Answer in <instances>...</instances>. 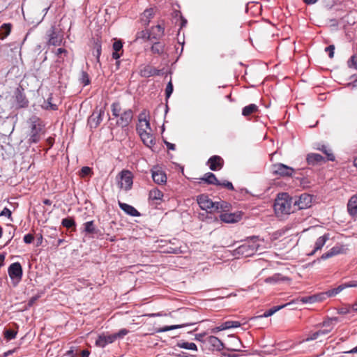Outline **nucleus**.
I'll return each instance as SVG.
<instances>
[{"label":"nucleus","mask_w":357,"mask_h":357,"mask_svg":"<svg viewBox=\"0 0 357 357\" xmlns=\"http://www.w3.org/2000/svg\"><path fill=\"white\" fill-rule=\"evenodd\" d=\"M120 181H119V186L126 191L130 190L132 185V174L128 170H123L119 174Z\"/></svg>","instance_id":"7"},{"label":"nucleus","mask_w":357,"mask_h":357,"mask_svg":"<svg viewBox=\"0 0 357 357\" xmlns=\"http://www.w3.org/2000/svg\"><path fill=\"white\" fill-rule=\"evenodd\" d=\"M200 180L209 185H219L220 184V181H218L215 175L211 172L206 173Z\"/></svg>","instance_id":"23"},{"label":"nucleus","mask_w":357,"mask_h":357,"mask_svg":"<svg viewBox=\"0 0 357 357\" xmlns=\"http://www.w3.org/2000/svg\"><path fill=\"white\" fill-rule=\"evenodd\" d=\"M29 123L31 132L29 142L30 143H38L40 140L42 135L45 134V124L37 116L30 118Z\"/></svg>","instance_id":"3"},{"label":"nucleus","mask_w":357,"mask_h":357,"mask_svg":"<svg viewBox=\"0 0 357 357\" xmlns=\"http://www.w3.org/2000/svg\"><path fill=\"white\" fill-rule=\"evenodd\" d=\"M68 51L64 49V48H59L56 50V55L58 56V57H61V54H63L64 56H67L68 55Z\"/></svg>","instance_id":"56"},{"label":"nucleus","mask_w":357,"mask_h":357,"mask_svg":"<svg viewBox=\"0 0 357 357\" xmlns=\"http://www.w3.org/2000/svg\"><path fill=\"white\" fill-rule=\"evenodd\" d=\"M258 111V106L255 104H250L244 107L242 109V115L248 116Z\"/></svg>","instance_id":"27"},{"label":"nucleus","mask_w":357,"mask_h":357,"mask_svg":"<svg viewBox=\"0 0 357 357\" xmlns=\"http://www.w3.org/2000/svg\"><path fill=\"white\" fill-rule=\"evenodd\" d=\"M115 341V336L110 335H99L96 341V345L100 347H105L107 344L112 343Z\"/></svg>","instance_id":"22"},{"label":"nucleus","mask_w":357,"mask_h":357,"mask_svg":"<svg viewBox=\"0 0 357 357\" xmlns=\"http://www.w3.org/2000/svg\"><path fill=\"white\" fill-rule=\"evenodd\" d=\"M334 46L329 45L325 48V51L328 53V56L330 58H333L334 56Z\"/></svg>","instance_id":"57"},{"label":"nucleus","mask_w":357,"mask_h":357,"mask_svg":"<svg viewBox=\"0 0 357 357\" xmlns=\"http://www.w3.org/2000/svg\"><path fill=\"white\" fill-rule=\"evenodd\" d=\"M197 203L199 207L209 213L227 211L230 205L225 201L213 202L207 195H201L197 197Z\"/></svg>","instance_id":"1"},{"label":"nucleus","mask_w":357,"mask_h":357,"mask_svg":"<svg viewBox=\"0 0 357 357\" xmlns=\"http://www.w3.org/2000/svg\"><path fill=\"white\" fill-rule=\"evenodd\" d=\"M17 107L22 108L26 107L28 105V101L25 96L22 93H18L16 96Z\"/></svg>","instance_id":"36"},{"label":"nucleus","mask_w":357,"mask_h":357,"mask_svg":"<svg viewBox=\"0 0 357 357\" xmlns=\"http://www.w3.org/2000/svg\"><path fill=\"white\" fill-rule=\"evenodd\" d=\"M112 115L115 117H119L122 113L121 107L119 102H116L111 105Z\"/></svg>","instance_id":"40"},{"label":"nucleus","mask_w":357,"mask_h":357,"mask_svg":"<svg viewBox=\"0 0 357 357\" xmlns=\"http://www.w3.org/2000/svg\"><path fill=\"white\" fill-rule=\"evenodd\" d=\"M143 142V143L147 146L151 148L155 144L154 137L151 133V131H144L138 133Z\"/></svg>","instance_id":"19"},{"label":"nucleus","mask_w":357,"mask_h":357,"mask_svg":"<svg viewBox=\"0 0 357 357\" xmlns=\"http://www.w3.org/2000/svg\"><path fill=\"white\" fill-rule=\"evenodd\" d=\"M47 36L49 38L47 41L48 45L53 46H59L61 45L63 36L61 32V29L56 28L55 25H52L47 31Z\"/></svg>","instance_id":"5"},{"label":"nucleus","mask_w":357,"mask_h":357,"mask_svg":"<svg viewBox=\"0 0 357 357\" xmlns=\"http://www.w3.org/2000/svg\"><path fill=\"white\" fill-rule=\"evenodd\" d=\"M347 211L351 216L354 217L357 215V193L353 195L349 200Z\"/></svg>","instance_id":"21"},{"label":"nucleus","mask_w":357,"mask_h":357,"mask_svg":"<svg viewBox=\"0 0 357 357\" xmlns=\"http://www.w3.org/2000/svg\"><path fill=\"white\" fill-rule=\"evenodd\" d=\"M105 109L96 108L88 119V124L92 128H96L102 121Z\"/></svg>","instance_id":"9"},{"label":"nucleus","mask_w":357,"mask_h":357,"mask_svg":"<svg viewBox=\"0 0 357 357\" xmlns=\"http://www.w3.org/2000/svg\"><path fill=\"white\" fill-rule=\"evenodd\" d=\"M329 239V234H325L322 236L319 237L315 243V248H314V253L320 250L326 243V242Z\"/></svg>","instance_id":"29"},{"label":"nucleus","mask_w":357,"mask_h":357,"mask_svg":"<svg viewBox=\"0 0 357 357\" xmlns=\"http://www.w3.org/2000/svg\"><path fill=\"white\" fill-rule=\"evenodd\" d=\"M176 345L179 348H182V349H185L194 350V351L197 350V345L193 342H179L177 343Z\"/></svg>","instance_id":"38"},{"label":"nucleus","mask_w":357,"mask_h":357,"mask_svg":"<svg viewBox=\"0 0 357 357\" xmlns=\"http://www.w3.org/2000/svg\"><path fill=\"white\" fill-rule=\"evenodd\" d=\"M259 248V244L253 238L238 246L234 252L235 255L248 257L255 255L258 251Z\"/></svg>","instance_id":"4"},{"label":"nucleus","mask_w":357,"mask_h":357,"mask_svg":"<svg viewBox=\"0 0 357 357\" xmlns=\"http://www.w3.org/2000/svg\"><path fill=\"white\" fill-rule=\"evenodd\" d=\"M165 45L160 42H156L152 45L151 50L153 54H162L164 52Z\"/></svg>","instance_id":"35"},{"label":"nucleus","mask_w":357,"mask_h":357,"mask_svg":"<svg viewBox=\"0 0 357 357\" xmlns=\"http://www.w3.org/2000/svg\"><path fill=\"white\" fill-rule=\"evenodd\" d=\"M154 15L153 8H149L144 10L141 17V20L144 25H149L150 20L153 18Z\"/></svg>","instance_id":"25"},{"label":"nucleus","mask_w":357,"mask_h":357,"mask_svg":"<svg viewBox=\"0 0 357 357\" xmlns=\"http://www.w3.org/2000/svg\"><path fill=\"white\" fill-rule=\"evenodd\" d=\"M0 215L1 216H6L9 219L12 220V218H11V216H12L11 211L9 208H6V207H5L3 209V211L0 213Z\"/></svg>","instance_id":"54"},{"label":"nucleus","mask_w":357,"mask_h":357,"mask_svg":"<svg viewBox=\"0 0 357 357\" xmlns=\"http://www.w3.org/2000/svg\"><path fill=\"white\" fill-rule=\"evenodd\" d=\"M327 298L326 292H321L314 295V302H322Z\"/></svg>","instance_id":"48"},{"label":"nucleus","mask_w":357,"mask_h":357,"mask_svg":"<svg viewBox=\"0 0 357 357\" xmlns=\"http://www.w3.org/2000/svg\"><path fill=\"white\" fill-rule=\"evenodd\" d=\"M337 318L329 319L323 323V329L314 332V340L318 338L321 335H327L333 328V322L336 321Z\"/></svg>","instance_id":"14"},{"label":"nucleus","mask_w":357,"mask_h":357,"mask_svg":"<svg viewBox=\"0 0 357 357\" xmlns=\"http://www.w3.org/2000/svg\"><path fill=\"white\" fill-rule=\"evenodd\" d=\"M344 290V287L342 284L339 285L337 287L334 288L333 289L328 290L327 291H325L327 294V298L335 296L338 294H340L341 291Z\"/></svg>","instance_id":"41"},{"label":"nucleus","mask_w":357,"mask_h":357,"mask_svg":"<svg viewBox=\"0 0 357 357\" xmlns=\"http://www.w3.org/2000/svg\"><path fill=\"white\" fill-rule=\"evenodd\" d=\"M294 200L287 193L278 194L274 203V210L277 215H288L294 211Z\"/></svg>","instance_id":"2"},{"label":"nucleus","mask_w":357,"mask_h":357,"mask_svg":"<svg viewBox=\"0 0 357 357\" xmlns=\"http://www.w3.org/2000/svg\"><path fill=\"white\" fill-rule=\"evenodd\" d=\"M286 305H278V306H274L273 307L269 309L268 310L266 311L263 314L257 316L256 318H265L272 316L273 314H275L276 312L280 310V309L283 308Z\"/></svg>","instance_id":"31"},{"label":"nucleus","mask_w":357,"mask_h":357,"mask_svg":"<svg viewBox=\"0 0 357 357\" xmlns=\"http://www.w3.org/2000/svg\"><path fill=\"white\" fill-rule=\"evenodd\" d=\"M43 107L47 109L56 110L58 107L56 104L52 102V95L45 101Z\"/></svg>","instance_id":"43"},{"label":"nucleus","mask_w":357,"mask_h":357,"mask_svg":"<svg viewBox=\"0 0 357 357\" xmlns=\"http://www.w3.org/2000/svg\"><path fill=\"white\" fill-rule=\"evenodd\" d=\"M220 186H223L226 188H227L228 190H233L234 189V186H233V184L228 181H224L222 182H220V184H219Z\"/></svg>","instance_id":"53"},{"label":"nucleus","mask_w":357,"mask_h":357,"mask_svg":"<svg viewBox=\"0 0 357 357\" xmlns=\"http://www.w3.org/2000/svg\"><path fill=\"white\" fill-rule=\"evenodd\" d=\"M61 225L68 229L75 226V222L73 218H66L62 220Z\"/></svg>","instance_id":"44"},{"label":"nucleus","mask_w":357,"mask_h":357,"mask_svg":"<svg viewBox=\"0 0 357 357\" xmlns=\"http://www.w3.org/2000/svg\"><path fill=\"white\" fill-rule=\"evenodd\" d=\"M123 43L121 40H116L113 43V50L114 52H120L122 50Z\"/></svg>","instance_id":"51"},{"label":"nucleus","mask_w":357,"mask_h":357,"mask_svg":"<svg viewBox=\"0 0 357 357\" xmlns=\"http://www.w3.org/2000/svg\"><path fill=\"white\" fill-rule=\"evenodd\" d=\"M348 66L349 68L357 69V58L355 56H352L348 61Z\"/></svg>","instance_id":"50"},{"label":"nucleus","mask_w":357,"mask_h":357,"mask_svg":"<svg viewBox=\"0 0 357 357\" xmlns=\"http://www.w3.org/2000/svg\"><path fill=\"white\" fill-rule=\"evenodd\" d=\"M312 196L310 194H301L298 200H294V206H298L299 209L307 208L311 206Z\"/></svg>","instance_id":"12"},{"label":"nucleus","mask_w":357,"mask_h":357,"mask_svg":"<svg viewBox=\"0 0 357 357\" xmlns=\"http://www.w3.org/2000/svg\"><path fill=\"white\" fill-rule=\"evenodd\" d=\"M119 206L122 211L129 215L132 217H138L140 215L139 212L131 205L119 202Z\"/></svg>","instance_id":"20"},{"label":"nucleus","mask_w":357,"mask_h":357,"mask_svg":"<svg viewBox=\"0 0 357 357\" xmlns=\"http://www.w3.org/2000/svg\"><path fill=\"white\" fill-rule=\"evenodd\" d=\"M158 70L149 65L142 66L139 68V74L143 77H149L158 75Z\"/></svg>","instance_id":"18"},{"label":"nucleus","mask_w":357,"mask_h":357,"mask_svg":"<svg viewBox=\"0 0 357 357\" xmlns=\"http://www.w3.org/2000/svg\"><path fill=\"white\" fill-rule=\"evenodd\" d=\"M344 290V287L342 284L339 285L337 287L334 288L333 289L328 290L327 291H325L327 294V298L335 296L338 294H340L341 291Z\"/></svg>","instance_id":"42"},{"label":"nucleus","mask_w":357,"mask_h":357,"mask_svg":"<svg viewBox=\"0 0 357 357\" xmlns=\"http://www.w3.org/2000/svg\"><path fill=\"white\" fill-rule=\"evenodd\" d=\"M102 52V47L101 43L99 41V40H97L94 42L93 44V55L96 56V61L98 63L100 62V56Z\"/></svg>","instance_id":"30"},{"label":"nucleus","mask_w":357,"mask_h":357,"mask_svg":"<svg viewBox=\"0 0 357 357\" xmlns=\"http://www.w3.org/2000/svg\"><path fill=\"white\" fill-rule=\"evenodd\" d=\"M151 38H153L152 33L147 30L138 31L136 34V40L142 39L144 40H149Z\"/></svg>","instance_id":"34"},{"label":"nucleus","mask_w":357,"mask_h":357,"mask_svg":"<svg viewBox=\"0 0 357 357\" xmlns=\"http://www.w3.org/2000/svg\"><path fill=\"white\" fill-rule=\"evenodd\" d=\"M220 219L226 223H234L238 222L241 219V215L236 213H224L220 214Z\"/></svg>","instance_id":"17"},{"label":"nucleus","mask_w":357,"mask_h":357,"mask_svg":"<svg viewBox=\"0 0 357 357\" xmlns=\"http://www.w3.org/2000/svg\"><path fill=\"white\" fill-rule=\"evenodd\" d=\"M12 25L10 23L3 24L0 27V40L5 39L11 31Z\"/></svg>","instance_id":"26"},{"label":"nucleus","mask_w":357,"mask_h":357,"mask_svg":"<svg viewBox=\"0 0 357 357\" xmlns=\"http://www.w3.org/2000/svg\"><path fill=\"white\" fill-rule=\"evenodd\" d=\"M344 289L349 287H357V281H351L347 283L342 284Z\"/></svg>","instance_id":"58"},{"label":"nucleus","mask_w":357,"mask_h":357,"mask_svg":"<svg viewBox=\"0 0 357 357\" xmlns=\"http://www.w3.org/2000/svg\"><path fill=\"white\" fill-rule=\"evenodd\" d=\"M17 331L13 330H6L4 332V337L7 340H11L16 337Z\"/></svg>","instance_id":"47"},{"label":"nucleus","mask_w":357,"mask_h":357,"mask_svg":"<svg viewBox=\"0 0 357 357\" xmlns=\"http://www.w3.org/2000/svg\"><path fill=\"white\" fill-rule=\"evenodd\" d=\"M117 118L116 124L122 128L127 127L132 120L133 112L131 109H126Z\"/></svg>","instance_id":"11"},{"label":"nucleus","mask_w":357,"mask_h":357,"mask_svg":"<svg viewBox=\"0 0 357 357\" xmlns=\"http://www.w3.org/2000/svg\"><path fill=\"white\" fill-rule=\"evenodd\" d=\"M91 168L89 167H83L81 169V172L83 175H88L91 173Z\"/></svg>","instance_id":"61"},{"label":"nucleus","mask_w":357,"mask_h":357,"mask_svg":"<svg viewBox=\"0 0 357 357\" xmlns=\"http://www.w3.org/2000/svg\"><path fill=\"white\" fill-rule=\"evenodd\" d=\"M241 325V324L237 321H227L222 323L220 325V326H221L222 331H224V330H227V329H229V328H238Z\"/></svg>","instance_id":"33"},{"label":"nucleus","mask_w":357,"mask_h":357,"mask_svg":"<svg viewBox=\"0 0 357 357\" xmlns=\"http://www.w3.org/2000/svg\"><path fill=\"white\" fill-rule=\"evenodd\" d=\"M149 199L156 201L155 204H159L162 200L163 193L158 188H154L149 192Z\"/></svg>","instance_id":"24"},{"label":"nucleus","mask_w":357,"mask_h":357,"mask_svg":"<svg viewBox=\"0 0 357 357\" xmlns=\"http://www.w3.org/2000/svg\"><path fill=\"white\" fill-rule=\"evenodd\" d=\"M8 275L13 281V285L16 286L22 280V268L19 262H15L10 265L8 269Z\"/></svg>","instance_id":"6"},{"label":"nucleus","mask_w":357,"mask_h":357,"mask_svg":"<svg viewBox=\"0 0 357 357\" xmlns=\"http://www.w3.org/2000/svg\"><path fill=\"white\" fill-rule=\"evenodd\" d=\"M333 256H334L333 254L331 252V250H329L328 252L323 254L321 257V259H328V258L332 257Z\"/></svg>","instance_id":"62"},{"label":"nucleus","mask_w":357,"mask_h":357,"mask_svg":"<svg viewBox=\"0 0 357 357\" xmlns=\"http://www.w3.org/2000/svg\"><path fill=\"white\" fill-rule=\"evenodd\" d=\"M152 31V38L154 39H158L164 35L165 28L161 25L158 24L156 26L153 27Z\"/></svg>","instance_id":"32"},{"label":"nucleus","mask_w":357,"mask_h":357,"mask_svg":"<svg viewBox=\"0 0 357 357\" xmlns=\"http://www.w3.org/2000/svg\"><path fill=\"white\" fill-rule=\"evenodd\" d=\"M152 178L153 181L158 185L165 183L167 181L165 172L157 167L152 169Z\"/></svg>","instance_id":"15"},{"label":"nucleus","mask_w":357,"mask_h":357,"mask_svg":"<svg viewBox=\"0 0 357 357\" xmlns=\"http://www.w3.org/2000/svg\"><path fill=\"white\" fill-rule=\"evenodd\" d=\"M84 231L86 234H96L97 229L94 225L93 221H88L84 224Z\"/></svg>","instance_id":"37"},{"label":"nucleus","mask_w":357,"mask_h":357,"mask_svg":"<svg viewBox=\"0 0 357 357\" xmlns=\"http://www.w3.org/2000/svg\"><path fill=\"white\" fill-rule=\"evenodd\" d=\"M330 250L334 256L340 253V248L339 247H333Z\"/></svg>","instance_id":"63"},{"label":"nucleus","mask_w":357,"mask_h":357,"mask_svg":"<svg viewBox=\"0 0 357 357\" xmlns=\"http://www.w3.org/2000/svg\"><path fill=\"white\" fill-rule=\"evenodd\" d=\"M318 150L323 152V153L326 155V160L328 161H334L335 160V156L333 153H332V151L328 149L325 145H321V146H317V148Z\"/></svg>","instance_id":"28"},{"label":"nucleus","mask_w":357,"mask_h":357,"mask_svg":"<svg viewBox=\"0 0 357 357\" xmlns=\"http://www.w3.org/2000/svg\"><path fill=\"white\" fill-rule=\"evenodd\" d=\"M34 237L31 234H27L24 236V241L25 243L29 244L33 242Z\"/></svg>","instance_id":"55"},{"label":"nucleus","mask_w":357,"mask_h":357,"mask_svg":"<svg viewBox=\"0 0 357 357\" xmlns=\"http://www.w3.org/2000/svg\"><path fill=\"white\" fill-rule=\"evenodd\" d=\"M206 342L211 347L213 350L221 351L225 348L223 342L217 337L211 335L208 337Z\"/></svg>","instance_id":"16"},{"label":"nucleus","mask_w":357,"mask_h":357,"mask_svg":"<svg viewBox=\"0 0 357 357\" xmlns=\"http://www.w3.org/2000/svg\"><path fill=\"white\" fill-rule=\"evenodd\" d=\"M282 280V278L280 274H275L271 277H268L265 279L266 283H278Z\"/></svg>","instance_id":"46"},{"label":"nucleus","mask_w":357,"mask_h":357,"mask_svg":"<svg viewBox=\"0 0 357 357\" xmlns=\"http://www.w3.org/2000/svg\"><path fill=\"white\" fill-rule=\"evenodd\" d=\"M128 331L126 328L121 329L117 333L113 334L115 336V340L116 338H121L126 335L128 333Z\"/></svg>","instance_id":"52"},{"label":"nucleus","mask_w":357,"mask_h":357,"mask_svg":"<svg viewBox=\"0 0 357 357\" xmlns=\"http://www.w3.org/2000/svg\"><path fill=\"white\" fill-rule=\"evenodd\" d=\"M321 161H325L324 158L319 154L314 153V162H319Z\"/></svg>","instance_id":"60"},{"label":"nucleus","mask_w":357,"mask_h":357,"mask_svg":"<svg viewBox=\"0 0 357 357\" xmlns=\"http://www.w3.org/2000/svg\"><path fill=\"white\" fill-rule=\"evenodd\" d=\"M148 116L149 114L146 110H143L139 114L138 117L139 123L137 125V133L142 132L144 131H152Z\"/></svg>","instance_id":"8"},{"label":"nucleus","mask_w":357,"mask_h":357,"mask_svg":"<svg viewBox=\"0 0 357 357\" xmlns=\"http://www.w3.org/2000/svg\"><path fill=\"white\" fill-rule=\"evenodd\" d=\"M166 146H167V148L169 150H175L176 149V146L174 144H172L170 142H165Z\"/></svg>","instance_id":"64"},{"label":"nucleus","mask_w":357,"mask_h":357,"mask_svg":"<svg viewBox=\"0 0 357 357\" xmlns=\"http://www.w3.org/2000/svg\"><path fill=\"white\" fill-rule=\"evenodd\" d=\"M188 325L189 324H185L167 326H164L162 328L156 329V332L157 333H163V332H166V331H172V330H174V329L181 328H183V327L188 326Z\"/></svg>","instance_id":"39"},{"label":"nucleus","mask_w":357,"mask_h":357,"mask_svg":"<svg viewBox=\"0 0 357 357\" xmlns=\"http://www.w3.org/2000/svg\"><path fill=\"white\" fill-rule=\"evenodd\" d=\"M173 92V85H172V82H169L167 86H166V89H165V95H166V98H169L170 97V96L172 95Z\"/></svg>","instance_id":"49"},{"label":"nucleus","mask_w":357,"mask_h":357,"mask_svg":"<svg viewBox=\"0 0 357 357\" xmlns=\"http://www.w3.org/2000/svg\"><path fill=\"white\" fill-rule=\"evenodd\" d=\"M206 164L212 171H218L224 165V160L219 155H213L207 161Z\"/></svg>","instance_id":"13"},{"label":"nucleus","mask_w":357,"mask_h":357,"mask_svg":"<svg viewBox=\"0 0 357 357\" xmlns=\"http://www.w3.org/2000/svg\"><path fill=\"white\" fill-rule=\"evenodd\" d=\"M79 81L82 84H83L84 86H86L90 84L91 80L89 74L86 71H82Z\"/></svg>","instance_id":"45"},{"label":"nucleus","mask_w":357,"mask_h":357,"mask_svg":"<svg viewBox=\"0 0 357 357\" xmlns=\"http://www.w3.org/2000/svg\"><path fill=\"white\" fill-rule=\"evenodd\" d=\"M303 303H311L312 301V296H303L299 298Z\"/></svg>","instance_id":"59"},{"label":"nucleus","mask_w":357,"mask_h":357,"mask_svg":"<svg viewBox=\"0 0 357 357\" xmlns=\"http://www.w3.org/2000/svg\"><path fill=\"white\" fill-rule=\"evenodd\" d=\"M294 169L282 163H276L273 165V173L281 176H291Z\"/></svg>","instance_id":"10"}]
</instances>
